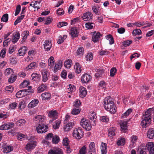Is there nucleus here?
Returning <instances> with one entry per match:
<instances>
[{
  "label": "nucleus",
  "mask_w": 154,
  "mask_h": 154,
  "mask_svg": "<svg viewBox=\"0 0 154 154\" xmlns=\"http://www.w3.org/2000/svg\"><path fill=\"white\" fill-rule=\"evenodd\" d=\"M48 127L47 125L44 124H39L36 128V130L39 134H42L47 131Z\"/></svg>",
  "instance_id": "6"
},
{
  "label": "nucleus",
  "mask_w": 154,
  "mask_h": 154,
  "mask_svg": "<svg viewBox=\"0 0 154 154\" xmlns=\"http://www.w3.org/2000/svg\"><path fill=\"white\" fill-rule=\"evenodd\" d=\"M66 37L67 36L66 35H63V37L61 35L59 36L57 40V43L59 44H60L63 42L64 40L66 38Z\"/></svg>",
  "instance_id": "39"
},
{
  "label": "nucleus",
  "mask_w": 154,
  "mask_h": 154,
  "mask_svg": "<svg viewBox=\"0 0 154 154\" xmlns=\"http://www.w3.org/2000/svg\"><path fill=\"white\" fill-rule=\"evenodd\" d=\"M95 26V24L93 23L88 22L85 24V27L88 29H91Z\"/></svg>",
  "instance_id": "42"
},
{
  "label": "nucleus",
  "mask_w": 154,
  "mask_h": 154,
  "mask_svg": "<svg viewBox=\"0 0 154 154\" xmlns=\"http://www.w3.org/2000/svg\"><path fill=\"white\" fill-rule=\"evenodd\" d=\"M74 69L76 73H80L82 71L81 67L78 63H75L74 66Z\"/></svg>",
  "instance_id": "31"
},
{
  "label": "nucleus",
  "mask_w": 154,
  "mask_h": 154,
  "mask_svg": "<svg viewBox=\"0 0 154 154\" xmlns=\"http://www.w3.org/2000/svg\"><path fill=\"white\" fill-rule=\"evenodd\" d=\"M120 124L121 131L123 132H125L127 128V122L126 121H121L120 122Z\"/></svg>",
  "instance_id": "21"
},
{
  "label": "nucleus",
  "mask_w": 154,
  "mask_h": 154,
  "mask_svg": "<svg viewBox=\"0 0 154 154\" xmlns=\"http://www.w3.org/2000/svg\"><path fill=\"white\" fill-rule=\"evenodd\" d=\"M46 88V86L43 84H42L39 86L37 88V92L41 93L44 91Z\"/></svg>",
  "instance_id": "41"
},
{
  "label": "nucleus",
  "mask_w": 154,
  "mask_h": 154,
  "mask_svg": "<svg viewBox=\"0 0 154 154\" xmlns=\"http://www.w3.org/2000/svg\"><path fill=\"white\" fill-rule=\"evenodd\" d=\"M81 104L80 101L79 100H76L73 103V106L74 107L79 108V106Z\"/></svg>",
  "instance_id": "63"
},
{
  "label": "nucleus",
  "mask_w": 154,
  "mask_h": 154,
  "mask_svg": "<svg viewBox=\"0 0 154 154\" xmlns=\"http://www.w3.org/2000/svg\"><path fill=\"white\" fill-rule=\"evenodd\" d=\"M88 152L90 154H95L96 149L95 144L94 142H91L90 143L88 146Z\"/></svg>",
  "instance_id": "14"
},
{
  "label": "nucleus",
  "mask_w": 154,
  "mask_h": 154,
  "mask_svg": "<svg viewBox=\"0 0 154 154\" xmlns=\"http://www.w3.org/2000/svg\"><path fill=\"white\" fill-rule=\"evenodd\" d=\"M61 123V121L58 120L56 121L53 125V128L54 129H58L60 127Z\"/></svg>",
  "instance_id": "50"
},
{
  "label": "nucleus",
  "mask_w": 154,
  "mask_h": 154,
  "mask_svg": "<svg viewBox=\"0 0 154 154\" xmlns=\"http://www.w3.org/2000/svg\"><path fill=\"white\" fill-rule=\"evenodd\" d=\"M20 37V34L18 32H16L13 35V37L12 38V42L15 43L17 42L19 39Z\"/></svg>",
  "instance_id": "19"
},
{
  "label": "nucleus",
  "mask_w": 154,
  "mask_h": 154,
  "mask_svg": "<svg viewBox=\"0 0 154 154\" xmlns=\"http://www.w3.org/2000/svg\"><path fill=\"white\" fill-rule=\"evenodd\" d=\"M100 149L102 154H106L107 152L106 144L102 142L100 146Z\"/></svg>",
  "instance_id": "22"
},
{
  "label": "nucleus",
  "mask_w": 154,
  "mask_h": 154,
  "mask_svg": "<svg viewBox=\"0 0 154 154\" xmlns=\"http://www.w3.org/2000/svg\"><path fill=\"white\" fill-rule=\"evenodd\" d=\"M83 132L79 128H75L73 131V137L77 139H81L83 136Z\"/></svg>",
  "instance_id": "3"
},
{
  "label": "nucleus",
  "mask_w": 154,
  "mask_h": 154,
  "mask_svg": "<svg viewBox=\"0 0 154 154\" xmlns=\"http://www.w3.org/2000/svg\"><path fill=\"white\" fill-rule=\"evenodd\" d=\"M26 123V121L25 119H21L17 121L16 124L18 127L21 128L25 125Z\"/></svg>",
  "instance_id": "20"
},
{
  "label": "nucleus",
  "mask_w": 154,
  "mask_h": 154,
  "mask_svg": "<svg viewBox=\"0 0 154 154\" xmlns=\"http://www.w3.org/2000/svg\"><path fill=\"white\" fill-rule=\"evenodd\" d=\"M86 153L87 147L85 146H84L79 150V154H86Z\"/></svg>",
  "instance_id": "46"
},
{
  "label": "nucleus",
  "mask_w": 154,
  "mask_h": 154,
  "mask_svg": "<svg viewBox=\"0 0 154 154\" xmlns=\"http://www.w3.org/2000/svg\"><path fill=\"white\" fill-rule=\"evenodd\" d=\"M104 107L106 110L112 113L116 111V107L112 99L109 97H106L104 100Z\"/></svg>",
  "instance_id": "1"
},
{
  "label": "nucleus",
  "mask_w": 154,
  "mask_h": 154,
  "mask_svg": "<svg viewBox=\"0 0 154 154\" xmlns=\"http://www.w3.org/2000/svg\"><path fill=\"white\" fill-rule=\"evenodd\" d=\"M29 32L28 31H25L23 32L22 34L23 35V36L22 40L21 41L22 42H23L25 41L26 39L27 36L29 35Z\"/></svg>",
  "instance_id": "45"
},
{
  "label": "nucleus",
  "mask_w": 154,
  "mask_h": 154,
  "mask_svg": "<svg viewBox=\"0 0 154 154\" xmlns=\"http://www.w3.org/2000/svg\"><path fill=\"white\" fill-rule=\"evenodd\" d=\"M84 50L83 47L79 48L76 51V55L79 57H82L84 54Z\"/></svg>",
  "instance_id": "32"
},
{
  "label": "nucleus",
  "mask_w": 154,
  "mask_h": 154,
  "mask_svg": "<svg viewBox=\"0 0 154 154\" xmlns=\"http://www.w3.org/2000/svg\"><path fill=\"white\" fill-rule=\"evenodd\" d=\"M5 91L8 93H12L14 90V88L11 85H9L6 87Z\"/></svg>",
  "instance_id": "62"
},
{
  "label": "nucleus",
  "mask_w": 154,
  "mask_h": 154,
  "mask_svg": "<svg viewBox=\"0 0 154 154\" xmlns=\"http://www.w3.org/2000/svg\"><path fill=\"white\" fill-rule=\"evenodd\" d=\"M93 57L92 54L91 53H89L87 54L86 56V59L87 61H90L92 60L93 59Z\"/></svg>",
  "instance_id": "54"
},
{
  "label": "nucleus",
  "mask_w": 154,
  "mask_h": 154,
  "mask_svg": "<svg viewBox=\"0 0 154 154\" xmlns=\"http://www.w3.org/2000/svg\"><path fill=\"white\" fill-rule=\"evenodd\" d=\"M79 90V96L82 98L85 97L87 93L86 89L83 86H81L80 87Z\"/></svg>",
  "instance_id": "15"
},
{
  "label": "nucleus",
  "mask_w": 154,
  "mask_h": 154,
  "mask_svg": "<svg viewBox=\"0 0 154 154\" xmlns=\"http://www.w3.org/2000/svg\"><path fill=\"white\" fill-rule=\"evenodd\" d=\"M52 45V44L51 41L48 40H45L44 44L45 50V51L50 50L51 48Z\"/></svg>",
  "instance_id": "10"
},
{
  "label": "nucleus",
  "mask_w": 154,
  "mask_h": 154,
  "mask_svg": "<svg viewBox=\"0 0 154 154\" xmlns=\"http://www.w3.org/2000/svg\"><path fill=\"white\" fill-rule=\"evenodd\" d=\"M82 18L84 21H90L92 20L93 15L90 12H86L83 14Z\"/></svg>",
  "instance_id": "7"
},
{
  "label": "nucleus",
  "mask_w": 154,
  "mask_h": 154,
  "mask_svg": "<svg viewBox=\"0 0 154 154\" xmlns=\"http://www.w3.org/2000/svg\"><path fill=\"white\" fill-rule=\"evenodd\" d=\"M80 112V110L78 108L74 107L72 110L71 113L73 115H75L79 114Z\"/></svg>",
  "instance_id": "48"
},
{
  "label": "nucleus",
  "mask_w": 154,
  "mask_h": 154,
  "mask_svg": "<svg viewBox=\"0 0 154 154\" xmlns=\"http://www.w3.org/2000/svg\"><path fill=\"white\" fill-rule=\"evenodd\" d=\"M21 16H19L18 17V18L17 19L16 21H15L14 23V24L15 25H16L18 23H20L21 20L25 16L24 15L21 14Z\"/></svg>",
  "instance_id": "51"
},
{
  "label": "nucleus",
  "mask_w": 154,
  "mask_h": 154,
  "mask_svg": "<svg viewBox=\"0 0 154 154\" xmlns=\"http://www.w3.org/2000/svg\"><path fill=\"white\" fill-rule=\"evenodd\" d=\"M57 112L56 110H51L50 111L48 114V116L50 118H53V120L49 121L50 122H52V121L57 118L56 116L57 115Z\"/></svg>",
  "instance_id": "16"
},
{
  "label": "nucleus",
  "mask_w": 154,
  "mask_h": 154,
  "mask_svg": "<svg viewBox=\"0 0 154 154\" xmlns=\"http://www.w3.org/2000/svg\"><path fill=\"white\" fill-rule=\"evenodd\" d=\"M37 144L36 141L30 140L26 144L25 148L28 152H30L33 150Z\"/></svg>",
  "instance_id": "4"
},
{
  "label": "nucleus",
  "mask_w": 154,
  "mask_h": 154,
  "mask_svg": "<svg viewBox=\"0 0 154 154\" xmlns=\"http://www.w3.org/2000/svg\"><path fill=\"white\" fill-rule=\"evenodd\" d=\"M42 81L45 82L48 79V76L47 74V71L46 70H43L42 72Z\"/></svg>",
  "instance_id": "35"
},
{
  "label": "nucleus",
  "mask_w": 154,
  "mask_h": 154,
  "mask_svg": "<svg viewBox=\"0 0 154 154\" xmlns=\"http://www.w3.org/2000/svg\"><path fill=\"white\" fill-rule=\"evenodd\" d=\"M17 105V103L16 102L11 103L9 105V108L10 109H15Z\"/></svg>",
  "instance_id": "61"
},
{
  "label": "nucleus",
  "mask_w": 154,
  "mask_h": 154,
  "mask_svg": "<svg viewBox=\"0 0 154 154\" xmlns=\"http://www.w3.org/2000/svg\"><path fill=\"white\" fill-rule=\"evenodd\" d=\"M117 72V69L115 67H112L111 69L110 72V76L114 77Z\"/></svg>",
  "instance_id": "47"
},
{
  "label": "nucleus",
  "mask_w": 154,
  "mask_h": 154,
  "mask_svg": "<svg viewBox=\"0 0 154 154\" xmlns=\"http://www.w3.org/2000/svg\"><path fill=\"white\" fill-rule=\"evenodd\" d=\"M27 48L26 46L21 47L18 50V54L20 56H23L26 52Z\"/></svg>",
  "instance_id": "26"
},
{
  "label": "nucleus",
  "mask_w": 154,
  "mask_h": 154,
  "mask_svg": "<svg viewBox=\"0 0 154 154\" xmlns=\"http://www.w3.org/2000/svg\"><path fill=\"white\" fill-rule=\"evenodd\" d=\"M141 125L143 128H146L151 122V119L148 117L147 116H143L142 118Z\"/></svg>",
  "instance_id": "5"
},
{
  "label": "nucleus",
  "mask_w": 154,
  "mask_h": 154,
  "mask_svg": "<svg viewBox=\"0 0 154 154\" xmlns=\"http://www.w3.org/2000/svg\"><path fill=\"white\" fill-rule=\"evenodd\" d=\"M132 109H128L124 113L122 114V117L124 118L128 116L132 112Z\"/></svg>",
  "instance_id": "44"
},
{
  "label": "nucleus",
  "mask_w": 154,
  "mask_h": 154,
  "mask_svg": "<svg viewBox=\"0 0 154 154\" xmlns=\"http://www.w3.org/2000/svg\"><path fill=\"white\" fill-rule=\"evenodd\" d=\"M13 147L12 146H10L6 147L3 150V152L5 153H8L11 152L13 150Z\"/></svg>",
  "instance_id": "49"
},
{
  "label": "nucleus",
  "mask_w": 154,
  "mask_h": 154,
  "mask_svg": "<svg viewBox=\"0 0 154 154\" xmlns=\"http://www.w3.org/2000/svg\"><path fill=\"white\" fill-rule=\"evenodd\" d=\"M80 124L83 128L86 130L89 131L91 129V125L89 120L88 119L85 118L82 119L81 120Z\"/></svg>",
  "instance_id": "2"
},
{
  "label": "nucleus",
  "mask_w": 154,
  "mask_h": 154,
  "mask_svg": "<svg viewBox=\"0 0 154 154\" xmlns=\"http://www.w3.org/2000/svg\"><path fill=\"white\" fill-rule=\"evenodd\" d=\"M26 106L25 102L24 100H23L20 102L18 106V109L22 110Z\"/></svg>",
  "instance_id": "40"
},
{
  "label": "nucleus",
  "mask_w": 154,
  "mask_h": 154,
  "mask_svg": "<svg viewBox=\"0 0 154 154\" xmlns=\"http://www.w3.org/2000/svg\"><path fill=\"white\" fill-rule=\"evenodd\" d=\"M125 143V140L124 138H121L119 140H118L117 144L119 146H123L124 145Z\"/></svg>",
  "instance_id": "55"
},
{
  "label": "nucleus",
  "mask_w": 154,
  "mask_h": 154,
  "mask_svg": "<svg viewBox=\"0 0 154 154\" xmlns=\"http://www.w3.org/2000/svg\"><path fill=\"white\" fill-rule=\"evenodd\" d=\"M91 77L89 75L84 74L82 77L81 81L84 83H87L91 80Z\"/></svg>",
  "instance_id": "13"
},
{
  "label": "nucleus",
  "mask_w": 154,
  "mask_h": 154,
  "mask_svg": "<svg viewBox=\"0 0 154 154\" xmlns=\"http://www.w3.org/2000/svg\"><path fill=\"white\" fill-rule=\"evenodd\" d=\"M14 72L13 70L11 68H9L5 70L4 74L6 76H8L13 74Z\"/></svg>",
  "instance_id": "37"
},
{
  "label": "nucleus",
  "mask_w": 154,
  "mask_h": 154,
  "mask_svg": "<svg viewBox=\"0 0 154 154\" xmlns=\"http://www.w3.org/2000/svg\"><path fill=\"white\" fill-rule=\"evenodd\" d=\"M137 136L135 135H133L131 137V142L133 144H134L137 141Z\"/></svg>",
  "instance_id": "64"
},
{
  "label": "nucleus",
  "mask_w": 154,
  "mask_h": 154,
  "mask_svg": "<svg viewBox=\"0 0 154 154\" xmlns=\"http://www.w3.org/2000/svg\"><path fill=\"white\" fill-rule=\"evenodd\" d=\"M100 120L103 122H107L109 121V119L107 116H103L100 117Z\"/></svg>",
  "instance_id": "56"
},
{
  "label": "nucleus",
  "mask_w": 154,
  "mask_h": 154,
  "mask_svg": "<svg viewBox=\"0 0 154 154\" xmlns=\"http://www.w3.org/2000/svg\"><path fill=\"white\" fill-rule=\"evenodd\" d=\"M29 84V81L25 80L21 84L20 86L22 88H24L28 85Z\"/></svg>",
  "instance_id": "58"
},
{
  "label": "nucleus",
  "mask_w": 154,
  "mask_h": 154,
  "mask_svg": "<svg viewBox=\"0 0 154 154\" xmlns=\"http://www.w3.org/2000/svg\"><path fill=\"white\" fill-rule=\"evenodd\" d=\"M8 15L7 14H5L2 16L1 19V21L3 22H6L8 21Z\"/></svg>",
  "instance_id": "52"
},
{
  "label": "nucleus",
  "mask_w": 154,
  "mask_h": 154,
  "mask_svg": "<svg viewBox=\"0 0 154 154\" xmlns=\"http://www.w3.org/2000/svg\"><path fill=\"white\" fill-rule=\"evenodd\" d=\"M146 147L150 154H154V144L153 143H147L146 144Z\"/></svg>",
  "instance_id": "12"
},
{
  "label": "nucleus",
  "mask_w": 154,
  "mask_h": 154,
  "mask_svg": "<svg viewBox=\"0 0 154 154\" xmlns=\"http://www.w3.org/2000/svg\"><path fill=\"white\" fill-rule=\"evenodd\" d=\"M154 111V108H150L148 109L145 112V114L143 116H147L148 117L151 119V115L153 113Z\"/></svg>",
  "instance_id": "30"
},
{
  "label": "nucleus",
  "mask_w": 154,
  "mask_h": 154,
  "mask_svg": "<svg viewBox=\"0 0 154 154\" xmlns=\"http://www.w3.org/2000/svg\"><path fill=\"white\" fill-rule=\"evenodd\" d=\"M14 125L13 123H5L0 126V130H8L12 128Z\"/></svg>",
  "instance_id": "8"
},
{
  "label": "nucleus",
  "mask_w": 154,
  "mask_h": 154,
  "mask_svg": "<svg viewBox=\"0 0 154 154\" xmlns=\"http://www.w3.org/2000/svg\"><path fill=\"white\" fill-rule=\"evenodd\" d=\"M45 119L44 116L41 115H38L34 118V121L36 123H38L43 122Z\"/></svg>",
  "instance_id": "23"
},
{
  "label": "nucleus",
  "mask_w": 154,
  "mask_h": 154,
  "mask_svg": "<svg viewBox=\"0 0 154 154\" xmlns=\"http://www.w3.org/2000/svg\"><path fill=\"white\" fill-rule=\"evenodd\" d=\"M41 97L42 100H46L50 99L51 97V94L48 92H45L42 93L41 95Z\"/></svg>",
  "instance_id": "33"
},
{
  "label": "nucleus",
  "mask_w": 154,
  "mask_h": 154,
  "mask_svg": "<svg viewBox=\"0 0 154 154\" xmlns=\"http://www.w3.org/2000/svg\"><path fill=\"white\" fill-rule=\"evenodd\" d=\"M60 141L59 137L57 136H55L52 138V142L53 143H57Z\"/></svg>",
  "instance_id": "57"
},
{
  "label": "nucleus",
  "mask_w": 154,
  "mask_h": 154,
  "mask_svg": "<svg viewBox=\"0 0 154 154\" xmlns=\"http://www.w3.org/2000/svg\"><path fill=\"white\" fill-rule=\"evenodd\" d=\"M63 65V62L61 60H59L58 61L57 63L56 64L54 67V71L55 72L57 71L60 69Z\"/></svg>",
  "instance_id": "25"
},
{
  "label": "nucleus",
  "mask_w": 154,
  "mask_h": 154,
  "mask_svg": "<svg viewBox=\"0 0 154 154\" xmlns=\"http://www.w3.org/2000/svg\"><path fill=\"white\" fill-rule=\"evenodd\" d=\"M39 103V101L38 99H34L32 100L28 104V107L29 108H32L37 106Z\"/></svg>",
  "instance_id": "18"
},
{
  "label": "nucleus",
  "mask_w": 154,
  "mask_h": 154,
  "mask_svg": "<svg viewBox=\"0 0 154 154\" xmlns=\"http://www.w3.org/2000/svg\"><path fill=\"white\" fill-rule=\"evenodd\" d=\"M17 76L14 75V76H11L8 79V82L9 83H13L16 79Z\"/></svg>",
  "instance_id": "59"
},
{
  "label": "nucleus",
  "mask_w": 154,
  "mask_h": 154,
  "mask_svg": "<svg viewBox=\"0 0 154 154\" xmlns=\"http://www.w3.org/2000/svg\"><path fill=\"white\" fill-rule=\"evenodd\" d=\"M147 137L150 139H152L154 137V129H149L147 131Z\"/></svg>",
  "instance_id": "28"
},
{
  "label": "nucleus",
  "mask_w": 154,
  "mask_h": 154,
  "mask_svg": "<svg viewBox=\"0 0 154 154\" xmlns=\"http://www.w3.org/2000/svg\"><path fill=\"white\" fill-rule=\"evenodd\" d=\"M54 58L52 56H51L48 60V65L50 69L52 68L54 66Z\"/></svg>",
  "instance_id": "27"
},
{
  "label": "nucleus",
  "mask_w": 154,
  "mask_h": 154,
  "mask_svg": "<svg viewBox=\"0 0 154 154\" xmlns=\"http://www.w3.org/2000/svg\"><path fill=\"white\" fill-rule=\"evenodd\" d=\"M89 119L93 121L94 122H95L96 119V116L94 112H92L89 116Z\"/></svg>",
  "instance_id": "60"
},
{
  "label": "nucleus",
  "mask_w": 154,
  "mask_h": 154,
  "mask_svg": "<svg viewBox=\"0 0 154 154\" xmlns=\"http://www.w3.org/2000/svg\"><path fill=\"white\" fill-rule=\"evenodd\" d=\"M74 125V123L73 122H70L66 124L63 126V130L65 132H68L70 131Z\"/></svg>",
  "instance_id": "11"
},
{
  "label": "nucleus",
  "mask_w": 154,
  "mask_h": 154,
  "mask_svg": "<svg viewBox=\"0 0 154 154\" xmlns=\"http://www.w3.org/2000/svg\"><path fill=\"white\" fill-rule=\"evenodd\" d=\"M72 65V61L71 60L69 59L66 60L64 63V66L66 68H69Z\"/></svg>",
  "instance_id": "36"
},
{
  "label": "nucleus",
  "mask_w": 154,
  "mask_h": 154,
  "mask_svg": "<svg viewBox=\"0 0 154 154\" xmlns=\"http://www.w3.org/2000/svg\"><path fill=\"white\" fill-rule=\"evenodd\" d=\"M32 80L33 81H39L40 79V76L36 73H32L31 75Z\"/></svg>",
  "instance_id": "34"
},
{
  "label": "nucleus",
  "mask_w": 154,
  "mask_h": 154,
  "mask_svg": "<svg viewBox=\"0 0 154 154\" xmlns=\"http://www.w3.org/2000/svg\"><path fill=\"white\" fill-rule=\"evenodd\" d=\"M48 154H63L62 150L58 147H54L50 150Z\"/></svg>",
  "instance_id": "9"
},
{
  "label": "nucleus",
  "mask_w": 154,
  "mask_h": 154,
  "mask_svg": "<svg viewBox=\"0 0 154 154\" xmlns=\"http://www.w3.org/2000/svg\"><path fill=\"white\" fill-rule=\"evenodd\" d=\"M25 91L24 90H20L17 92L16 97L17 98H20L25 96Z\"/></svg>",
  "instance_id": "38"
},
{
  "label": "nucleus",
  "mask_w": 154,
  "mask_h": 154,
  "mask_svg": "<svg viewBox=\"0 0 154 154\" xmlns=\"http://www.w3.org/2000/svg\"><path fill=\"white\" fill-rule=\"evenodd\" d=\"M106 39L109 41V44L110 45H112L114 43V41L112 35H109L105 36Z\"/></svg>",
  "instance_id": "43"
},
{
  "label": "nucleus",
  "mask_w": 154,
  "mask_h": 154,
  "mask_svg": "<svg viewBox=\"0 0 154 154\" xmlns=\"http://www.w3.org/2000/svg\"><path fill=\"white\" fill-rule=\"evenodd\" d=\"M78 31L76 28L74 27L71 29L70 34L73 38H75L78 36Z\"/></svg>",
  "instance_id": "24"
},
{
  "label": "nucleus",
  "mask_w": 154,
  "mask_h": 154,
  "mask_svg": "<svg viewBox=\"0 0 154 154\" xmlns=\"http://www.w3.org/2000/svg\"><path fill=\"white\" fill-rule=\"evenodd\" d=\"M62 143L63 145L65 146H69V141L67 138L65 137L63 139Z\"/></svg>",
  "instance_id": "53"
},
{
  "label": "nucleus",
  "mask_w": 154,
  "mask_h": 154,
  "mask_svg": "<svg viewBox=\"0 0 154 154\" xmlns=\"http://www.w3.org/2000/svg\"><path fill=\"white\" fill-rule=\"evenodd\" d=\"M100 35L101 34L99 32L94 33L92 37V41L94 42H97L99 41Z\"/></svg>",
  "instance_id": "29"
},
{
  "label": "nucleus",
  "mask_w": 154,
  "mask_h": 154,
  "mask_svg": "<svg viewBox=\"0 0 154 154\" xmlns=\"http://www.w3.org/2000/svg\"><path fill=\"white\" fill-rule=\"evenodd\" d=\"M108 136L110 137H113L116 134V131L114 127H110L108 130Z\"/></svg>",
  "instance_id": "17"
}]
</instances>
